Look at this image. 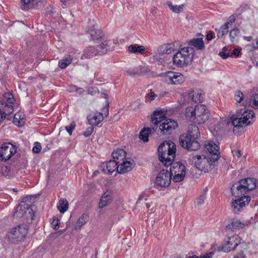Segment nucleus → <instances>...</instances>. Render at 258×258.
Here are the masks:
<instances>
[{
  "label": "nucleus",
  "mask_w": 258,
  "mask_h": 258,
  "mask_svg": "<svg viewBox=\"0 0 258 258\" xmlns=\"http://www.w3.org/2000/svg\"><path fill=\"white\" fill-rule=\"evenodd\" d=\"M176 50L173 43H169L162 45L159 48V51L163 54H170Z\"/></svg>",
  "instance_id": "obj_27"
},
{
  "label": "nucleus",
  "mask_w": 258,
  "mask_h": 258,
  "mask_svg": "<svg viewBox=\"0 0 258 258\" xmlns=\"http://www.w3.org/2000/svg\"><path fill=\"white\" fill-rule=\"evenodd\" d=\"M196 110L195 107H188L186 108L185 116L187 120L191 122H196Z\"/></svg>",
  "instance_id": "obj_23"
},
{
  "label": "nucleus",
  "mask_w": 258,
  "mask_h": 258,
  "mask_svg": "<svg viewBox=\"0 0 258 258\" xmlns=\"http://www.w3.org/2000/svg\"><path fill=\"white\" fill-rule=\"evenodd\" d=\"M172 176L167 170H162L157 174L155 185L157 188L168 187L171 181Z\"/></svg>",
  "instance_id": "obj_9"
},
{
  "label": "nucleus",
  "mask_w": 258,
  "mask_h": 258,
  "mask_svg": "<svg viewBox=\"0 0 258 258\" xmlns=\"http://www.w3.org/2000/svg\"><path fill=\"white\" fill-rule=\"evenodd\" d=\"M178 126L177 122L172 119L166 118L159 125V129L164 135H169Z\"/></svg>",
  "instance_id": "obj_14"
},
{
  "label": "nucleus",
  "mask_w": 258,
  "mask_h": 258,
  "mask_svg": "<svg viewBox=\"0 0 258 258\" xmlns=\"http://www.w3.org/2000/svg\"><path fill=\"white\" fill-rule=\"evenodd\" d=\"M156 96V94H155L154 92L151 91L149 93L147 94L146 97V99L151 101L154 100Z\"/></svg>",
  "instance_id": "obj_49"
},
{
  "label": "nucleus",
  "mask_w": 258,
  "mask_h": 258,
  "mask_svg": "<svg viewBox=\"0 0 258 258\" xmlns=\"http://www.w3.org/2000/svg\"><path fill=\"white\" fill-rule=\"evenodd\" d=\"M145 200V201H148L147 199V196L145 192H142L139 197L137 203H139L140 201Z\"/></svg>",
  "instance_id": "obj_52"
},
{
  "label": "nucleus",
  "mask_w": 258,
  "mask_h": 258,
  "mask_svg": "<svg viewBox=\"0 0 258 258\" xmlns=\"http://www.w3.org/2000/svg\"><path fill=\"white\" fill-rule=\"evenodd\" d=\"M163 81L169 85H180L185 80V77L180 73L168 71L160 74Z\"/></svg>",
  "instance_id": "obj_7"
},
{
  "label": "nucleus",
  "mask_w": 258,
  "mask_h": 258,
  "mask_svg": "<svg viewBox=\"0 0 258 258\" xmlns=\"http://www.w3.org/2000/svg\"><path fill=\"white\" fill-rule=\"evenodd\" d=\"M117 172L122 174L128 172L132 169L133 161L130 159L126 158L121 162H118Z\"/></svg>",
  "instance_id": "obj_18"
},
{
  "label": "nucleus",
  "mask_w": 258,
  "mask_h": 258,
  "mask_svg": "<svg viewBox=\"0 0 258 258\" xmlns=\"http://www.w3.org/2000/svg\"><path fill=\"white\" fill-rule=\"evenodd\" d=\"M114 47V43L112 40L106 39L99 45L86 47L81 56V59H89L97 55L105 54L107 51L112 50Z\"/></svg>",
  "instance_id": "obj_4"
},
{
  "label": "nucleus",
  "mask_w": 258,
  "mask_h": 258,
  "mask_svg": "<svg viewBox=\"0 0 258 258\" xmlns=\"http://www.w3.org/2000/svg\"><path fill=\"white\" fill-rule=\"evenodd\" d=\"M244 227V224L242 223L240 220L233 219L227 225V228L231 230L240 229Z\"/></svg>",
  "instance_id": "obj_28"
},
{
  "label": "nucleus",
  "mask_w": 258,
  "mask_h": 258,
  "mask_svg": "<svg viewBox=\"0 0 258 258\" xmlns=\"http://www.w3.org/2000/svg\"><path fill=\"white\" fill-rule=\"evenodd\" d=\"M151 202H148L145 203L147 209H149L151 207Z\"/></svg>",
  "instance_id": "obj_60"
},
{
  "label": "nucleus",
  "mask_w": 258,
  "mask_h": 258,
  "mask_svg": "<svg viewBox=\"0 0 258 258\" xmlns=\"http://www.w3.org/2000/svg\"><path fill=\"white\" fill-rule=\"evenodd\" d=\"M13 190L15 192H17L18 191V189L17 188H13Z\"/></svg>",
  "instance_id": "obj_63"
},
{
  "label": "nucleus",
  "mask_w": 258,
  "mask_h": 258,
  "mask_svg": "<svg viewBox=\"0 0 258 258\" xmlns=\"http://www.w3.org/2000/svg\"><path fill=\"white\" fill-rule=\"evenodd\" d=\"M232 152L234 157V159L236 161H237L239 159L240 160L239 162H241L243 160H245V156H241V153L240 150H234V151H232Z\"/></svg>",
  "instance_id": "obj_42"
},
{
  "label": "nucleus",
  "mask_w": 258,
  "mask_h": 258,
  "mask_svg": "<svg viewBox=\"0 0 258 258\" xmlns=\"http://www.w3.org/2000/svg\"><path fill=\"white\" fill-rule=\"evenodd\" d=\"M118 164L115 160H109L102 163L100 168L104 173L110 174L116 170L117 171Z\"/></svg>",
  "instance_id": "obj_17"
},
{
  "label": "nucleus",
  "mask_w": 258,
  "mask_h": 258,
  "mask_svg": "<svg viewBox=\"0 0 258 258\" xmlns=\"http://www.w3.org/2000/svg\"><path fill=\"white\" fill-rule=\"evenodd\" d=\"M72 88H74L75 89V92H77L79 94H81L84 92V90L83 89L81 88H78L76 86H72Z\"/></svg>",
  "instance_id": "obj_54"
},
{
  "label": "nucleus",
  "mask_w": 258,
  "mask_h": 258,
  "mask_svg": "<svg viewBox=\"0 0 258 258\" xmlns=\"http://www.w3.org/2000/svg\"><path fill=\"white\" fill-rule=\"evenodd\" d=\"M240 31L237 28H234L231 30L229 33V38L232 43L237 41V37L239 36Z\"/></svg>",
  "instance_id": "obj_38"
},
{
  "label": "nucleus",
  "mask_w": 258,
  "mask_h": 258,
  "mask_svg": "<svg viewBox=\"0 0 258 258\" xmlns=\"http://www.w3.org/2000/svg\"><path fill=\"white\" fill-rule=\"evenodd\" d=\"M176 146L170 141H165L161 143L158 148V156L160 161L164 166H171L169 173L173 176V181L175 182H180L183 180L185 175V167L180 162L172 163L176 154Z\"/></svg>",
  "instance_id": "obj_1"
},
{
  "label": "nucleus",
  "mask_w": 258,
  "mask_h": 258,
  "mask_svg": "<svg viewBox=\"0 0 258 258\" xmlns=\"http://www.w3.org/2000/svg\"><path fill=\"white\" fill-rule=\"evenodd\" d=\"M89 123L92 125H97L103 119L102 113L100 112H94L90 113L87 116Z\"/></svg>",
  "instance_id": "obj_19"
},
{
  "label": "nucleus",
  "mask_w": 258,
  "mask_h": 258,
  "mask_svg": "<svg viewBox=\"0 0 258 258\" xmlns=\"http://www.w3.org/2000/svg\"><path fill=\"white\" fill-rule=\"evenodd\" d=\"M68 202L66 199H61L57 204V209L61 213H64L68 209Z\"/></svg>",
  "instance_id": "obj_30"
},
{
  "label": "nucleus",
  "mask_w": 258,
  "mask_h": 258,
  "mask_svg": "<svg viewBox=\"0 0 258 258\" xmlns=\"http://www.w3.org/2000/svg\"><path fill=\"white\" fill-rule=\"evenodd\" d=\"M94 131V128L92 126H89L87 127L85 132L83 133V135L85 137H88L90 136L93 133Z\"/></svg>",
  "instance_id": "obj_48"
},
{
  "label": "nucleus",
  "mask_w": 258,
  "mask_h": 258,
  "mask_svg": "<svg viewBox=\"0 0 258 258\" xmlns=\"http://www.w3.org/2000/svg\"><path fill=\"white\" fill-rule=\"evenodd\" d=\"M29 197H25L23 199L22 202L17 208L16 213L19 212L23 215L28 212L30 216L33 219V217L34 216V212L33 211L32 206L31 204L26 203L29 201Z\"/></svg>",
  "instance_id": "obj_15"
},
{
  "label": "nucleus",
  "mask_w": 258,
  "mask_h": 258,
  "mask_svg": "<svg viewBox=\"0 0 258 258\" xmlns=\"http://www.w3.org/2000/svg\"><path fill=\"white\" fill-rule=\"evenodd\" d=\"M213 34L212 33H208L207 34V35H206V39L209 41H211L213 39Z\"/></svg>",
  "instance_id": "obj_58"
},
{
  "label": "nucleus",
  "mask_w": 258,
  "mask_h": 258,
  "mask_svg": "<svg viewBox=\"0 0 258 258\" xmlns=\"http://www.w3.org/2000/svg\"><path fill=\"white\" fill-rule=\"evenodd\" d=\"M249 105L254 109H258V93L252 94L250 97Z\"/></svg>",
  "instance_id": "obj_37"
},
{
  "label": "nucleus",
  "mask_w": 258,
  "mask_h": 258,
  "mask_svg": "<svg viewBox=\"0 0 258 258\" xmlns=\"http://www.w3.org/2000/svg\"><path fill=\"white\" fill-rule=\"evenodd\" d=\"M34 0H21L23 2V4L21 6V9L23 10H26L28 9V5L32 3Z\"/></svg>",
  "instance_id": "obj_46"
},
{
  "label": "nucleus",
  "mask_w": 258,
  "mask_h": 258,
  "mask_svg": "<svg viewBox=\"0 0 258 258\" xmlns=\"http://www.w3.org/2000/svg\"><path fill=\"white\" fill-rule=\"evenodd\" d=\"M98 173H99V172L98 171H97V170L95 171L92 175V176L94 177V176H96Z\"/></svg>",
  "instance_id": "obj_62"
},
{
  "label": "nucleus",
  "mask_w": 258,
  "mask_h": 258,
  "mask_svg": "<svg viewBox=\"0 0 258 258\" xmlns=\"http://www.w3.org/2000/svg\"><path fill=\"white\" fill-rule=\"evenodd\" d=\"M229 27L227 24H223L219 29H216L215 31L217 32V36L218 38L223 37L224 35L228 33V29Z\"/></svg>",
  "instance_id": "obj_35"
},
{
  "label": "nucleus",
  "mask_w": 258,
  "mask_h": 258,
  "mask_svg": "<svg viewBox=\"0 0 258 258\" xmlns=\"http://www.w3.org/2000/svg\"><path fill=\"white\" fill-rule=\"evenodd\" d=\"M207 189H205L197 199V205L199 207L203 205L206 198Z\"/></svg>",
  "instance_id": "obj_43"
},
{
  "label": "nucleus",
  "mask_w": 258,
  "mask_h": 258,
  "mask_svg": "<svg viewBox=\"0 0 258 258\" xmlns=\"http://www.w3.org/2000/svg\"><path fill=\"white\" fill-rule=\"evenodd\" d=\"M26 233L27 230L23 226H18L11 230L8 236L12 243H15L23 238Z\"/></svg>",
  "instance_id": "obj_13"
},
{
  "label": "nucleus",
  "mask_w": 258,
  "mask_h": 258,
  "mask_svg": "<svg viewBox=\"0 0 258 258\" xmlns=\"http://www.w3.org/2000/svg\"><path fill=\"white\" fill-rule=\"evenodd\" d=\"M243 38L245 40H246L248 42H250L253 40V37L251 36H244Z\"/></svg>",
  "instance_id": "obj_57"
},
{
  "label": "nucleus",
  "mask_w": 258,
  "mask_h": 258,
  "mask_svg": "<svg viewBox=\"0 0 258 258\" xmlns=\"http://www.w3.org/2000/svg\"><path fill=\"white\" fill-rule=\"evenodd\" d=\"M167 5H168L170 9L175 13H179L180 12H181L183 10L184 7L183 5H180L179 6H174L170 2H168L167 3Z\"/></svg>",
  "instance_id": "obj_36"
},
{
  "label": "nucleus",
  "mask_w": 258,
  "mask_h": 258,
  "mask_svg": "<svg viewBox=\"0 0 258 258\" xmlns=\"http://www.w3.org/2000/svg\"><path fill=\"white\" fill-rule=\"evenodd\" d=\"M196 122L200 124L204 123L209 118V113L207 107L203 104L196 105Z\"/></svg>",
  "instance_id": "obj_11"
},
{
  "label": "nucleus",
  "mask_w": 258,
  "mask_h": 258,
  "mask_svg": "<svg viewBox=\"0 0 258 258\" xmlns=\"http://www.w3.org/2000/svg\"><path fill=\"white\" fill-rule=\"evenodd\" d=\"M128 48V51L133 53H143L145 50V48L144 46L137 44H131Z\"/></svg>",
  "instance_id": "obj_31"
},
{
  "label": "nucleus",
  "mask_w": 258,
  "mask_h": 258,
  "mask_svg": "<svg viewBox=\"0 0 258 258\" xmlns=\"http://www.w3.org/2000/svg\"><path fill=\"white\" fill-rule=\"evenodd\" d=\"M198 36H200V35H201V33H199V34H198Z\"/></svg>",
  "instance_id": "obj_64"
},
{
  "label": "nucleus",
  "mask_w": 258,
  "mask_h": 258,
  "mask_svg": "<svg viewBox=\"0 0 258 258\" xmlns=\"http://www.w3.org/2000/svg\"><path fill=\"white\" fill-rule=\"evenodd\" d=\"M166 112L164 110H155L152 116V122L157 125L158 123L162 122L166 119Z\"/></svg>",
  "instance_id": "obj_20"
},
{
  "label": "nucleus",
  "mask_w": 258,
  "mask_h": 258,
  "mask_svg": "<svg viewBox=\"0 0 258 258\" xmlns=\"http://www.w3.org/2000/svg\"><path fill=\"white\" fill-rule=\"evenodd\" d=\"M75 127L76 124L74 123H72L70 125L66 126V130L70 136L72 135Z\"/></svg>",
  "instance_id": "obj_47"
},
{
  "label": "nucleus",
  "mask_w": 258,
  "mask_h": 258,
  "mask_svg": "<svg viewBox=\"0 0 258 258\" xmlns=\"http://www.w3.org/2000/svg\"><path fill=\"white\" fill-rule=\"evenodd\" d=\"M227 51V48L226 47H224L222 49V51L220 52V54L222 58L224 59H226L228 58L229 56L231 55V53L229 52H226Z\"/></svg>",
  "instance_id": "obj_45"
},
{
  "label": "nucleus",
  "mask_w": 258,
  "mask_h": 258,
  "mask_svg": "<svg viewBox=\"0 0 258 258\" xmlns=\"http://www.w3.org/2000/svg\"><path fill=\"white\" fill-rule=\"evenodd\" d=\"M240 238L238 235L228 236L223 245L224 252H228L234 249L240 243Z\"/></svg>",
  "instance_id": "obj_12"
},
{
  "label": "nucleus",
  "mask_w": 258,
  "mask_h": 258,
  "mask_svg": "<svg viewBox=\"0 0 258 258\" xmlns=\"http://www.w3.org/2000/svg\"><path fill=\"white\" fill-rule=\"evenodd\" d=\"M126 153L125 151L121 149H118L114 151L112 153L113 160L116 162H121L126 159Z\"/></svg>",
  "instance_id": "obj_22"
},
{
  "label": "nucleus",
  "mask_w": 258,
  "mask_h": 258,
  "mask_svg": "<svg viewBox=\"0 0 258 258\" xmlns=\"http://www.w3.org/2000/svg\"><path fill=\"white\" fill-rule=\"evenodd\" d=\"M72 86L73 85H71V86H70L69 91H71V92L75 91V89H74V88H72Z\"/></svg>",
  "instance_id": "obj_61"
},
{
  "label": "nucleus",
  "mask_w": 258,
  "mask_h": 258,
  "mask_svg": "<svg viewBox=\"0 0 258 258\" xmlns=\"http://www.w3.org/2000/svg\"><path fill=\"white\" fill-rule=\"evenodd\" d=\"M235 21V18L234 16H230L227 21L225 23V24H227V26L229 28L232 24L234 23Z\"/></svg>",
  "instance_id": "obj_50"
},
{
  "label": "nucleus",
  "mask_w": 258,
  "mask_h": 258,
  "mask_svg": "<svg viewBox=\"0 0 258 258\" xmlns=\"http://www.w3.org/2000/svg\"><path fill=\"white\" fill-rule=\"evenodd\" d=\"M188 98L193 101V102H197L201 101V94L199 93H194L193 91H190L188 93Z\"/></svg>",
  "instance_id": "obj_41"
},
{
  "label": "nucleus",
  "mask_w": 258,
  "mask_h": 258,
  "mask_svg": "<svg viewBox=\"0 0 258 258\" xmlns=\"http://www.w3.org/2000/svg\"><path fill=\"white\" fill-rule=\"evenodd\" d=\"M89 220V216L88 214H83L78 219L77 221L76 226L75 229H80L82 226L85 225Z\"/></svg>",
  "instance_id": "obj_32"
},
{
  "label": "nucleus",
  "mask_w": 258,
  "mask_h": 258,
  "mask_svg": "<svg viewBox=\"0 0 258 258\" xmlns=\"http://www.w3.org/2000/svg\"><path fill=\"white\" fill-rule=\"evenodd\" d=\"M126 73L128 75H135V70L133 69H129L126 71Z\"/></svg>",
  "instance_id": "obj_59"
},
{
  "label": "nucleus",
  "mask_w": 258,
  "mask_h": 258,
  "mask_svg": "<svg viewBox=\"0 0 258 258\" xmlns=\"http://www.w3.org/2000/svg\"><path fill=\"white\" fill-rule=\"evenodd\" d=\"M154 129L151 127H145L141 130L139 137L144 142H148L150 134L153 132Z\"/></svg>",
  "instance_id": "obj_29"
},
{
  "label": "nucleus",
  "mask_w": 258,
  "mask_h": 258,
  "mask_svg": "<svg viewBox=\"0 0 258 258\" xmlns=\"http://www.w3.org/2000/svg\"><path fill=\"white\" fill-rule=\"evenodd\" d=\"M112 191L110 190H107L105 191L99 203V207L100 209H103L105 207L109 205L111 201Z\"/></svg>",
  "instance_id": "obj_21"
},
{
  "label": "nucleus",
  "mask_w": 258,
  "mask_h": 258,
  "mask_svg": "<svg viewBox=\"0 0 258 258\" xmlns=\"http://www.w3.org/2000/svg\"><path fill=\"white\" fill-rule=\"evenodd\" d=\"M234 99L236 103L239 105H244L245 103L244 101V95L243 93L240 91L235 92L234 94Z\"/></svg>",
  "instance_id": "obj_34"
},
{
  "label": "nucleus",
  "mask_w": 258,
  "mask_h": 258,
  "mask_svg": "<svg viewBox=\"0 0 258 258\" xmlns=\"http://www.w3.org/2000/svg\"><path fill=\"white\" fill-rule=\"evenodd\" d=\"M25 115L23 112L18 111L14 115V123L18 126H21L25 122Z\"/></svg>",
  "instance_id": "obj_25"
},
{
  "label": "nucleus",
  "mask_w": 258,
  "mask_h": 258,
  "mask_svg": "<svg viewBox=\"0 0 258 258\" xmlns=\"http://www.w3.org/2000/svg\"><path fill=\"white\" fill-rule=\"evenodd\" d=\"M185 134L192 137V138H198L200 136L199 127L196 124H190L188 126L187 133Z\"/></svg>",
  "instance_id": "obj_24"
},
{
  "label": "nucleus",
  "mask_w": 258,
  "mask_h": 258,
  "mask_svg": "<svg viewBox=\"0 0 258 258\" xmlns=\"http://www.w3.org/2000/svg\"><path fill=\"white\" fill-rule=\"evenodd\" d=\"M255 187L256 179L253 178L241 179L238 183L232 186L231 188L232 195L237 198L233 200L231 203L232 210L235 213L241 211L243 207L248 204L250 197L246 194Z\"/></svg>",
  "instance_id": "obj_3"
},
{
  "label": "nucleus",
  "mask_w": 258,
  "mask_h": 258,
  "mask_svg": "<svg viewBox=\"0 0 258 258\" xmlns=\"http://www.w3.org/2000/svg\"><path fill=\"white\" fill-rule=\"evenodd\" d=\"M240 50L238 48H235L233 49L232 52H230L231 55H234L235 56H238L240 53Z\"/></svg>",
  "instance_id": "obj_56"
},
{
  "label": "nucleus",
  "mask_w": 258,
  "mask_h": 258,
  "mask_svg": "<svg viewBox=\"0 0 258 258\" xmlns=\"http://www.w3.org/2000/svg\"><path fill=\"white\" fill-rule=\"evenodd\" d=\"M17 151V148L13 144L6 143L0 148V158L3 161H7L14 155Z\"/></svg>",
  "instance_id": "obj_10"
},
{
  "label": "nucleus",
  "mask_w": 258,
  "mask_h": 258,
  "mask_svg": "<svg viewBox=\"0 0 258 258\" xmlns=\"http://www.w3.org/2000/svg\"><path fill=\"white\" fill-rule=\"evenodd\" d=\"M89 33L91 38L93 40L98 39L101 38L102 36V33L101 31L95 29L90 30Z\"/></svg>",
  "instance_id": "obj_39"
},
{
  "label": "nucleus",
  "mask_w": 258,
  "mask_h": 258,
  "mask_svg": "<svg viewBox=\"0 0 258 258\" xmlns=\"http://www.w3.org/2000/svg\"><path fill=\"white\" fill-rule=\"evenodd\" d=\"M234 258H246L243 251L239 252L234 257Z\"/></svg>",
  "instance_id": "obj_55"
},
{
  "label": "nucleus",
  "mask_w": 258,
  "mask_h": 258,
  "mask_svg": "<svg viewBox=\"0 0 258 258\" xmlns=\"http://www.w3.org/2000/svg\"><path fill=\"white\" fill-rule=\"evenodd\" d=\"M205 148L211 154L209 156L218 160L220 157L219 147L214 142L207 141L205 144Z\"/></svg>",
  "instance_id": "obj_16"
},
{
  "label": "nucleus",
  "mask_w": 258,
  "mask_h": 258,
  "mask_svg": "<svg viewBox=\"0 0 258 258\" xmlns=\"http://www.w3.org/2000/svg\"><path fill=\"white\" fill-rule=\"evenodd\" d=\"M197 139L184 133L180 136L179 141L183 148L188 150L194 151L198 150L200 147Z\"/></svg>",
  "instance_id": "obj_8"
},
{
  "label": "nucleus",
  "mask_w": 258,
  "mask_h": 258,
  "mask_svg": "<svg viewBox=\"0 0 258 258\" xmlns=\"http://www.w3.org/2000/svg\"><path fill=\"white\" fill-rule=\"evenodd\" d=\"M217 160L209 156L207 157L205 155H196L192 158V161L197 168L205 173L215 167V163Z\"/></svg>",
  "instance_id": "obj_6"
},
{
  "label": "nucleus",
  "mask_w": 258,
  "mask_h": 258,
  "mask_svg": "<svg viewBox=\"0 0 258 258\" xmlns=\"http://www.w3.org/2000/svg\"><path fill=\"white\" fill-rule=\"evenodd\" d=\"M255 113L252 110L241 109L236 111L230 118H220V120L213 119L210 124L211 132L219 133L221 130L230 125L235 127L248 125L254 121Z\"/></svg>",
  "instance_id": "obj_2"
},
{
  "label": "nucleus",
  "mask_w": 258,
  "mask_h": 258,
  "mask_svg": "<svg viewBox=\"0 0 258 258\" xmlns=\"http://www.w3.org/2000/svg\"><path fill=\"white\" fill-rule=\"evenodd\" d=\"M189 44L197 50H202L205 47L202 38H193L190 40Z\"/></svg>",
  "instance_id": "obj_26"
},
{
  "label": "nucleus",
  "mask_w": 258,
  "mask_h": 258,
  "mask_svg": "<svg viewBox=\"0 0 258 258\" xmlns=\"http://www.w3.org/2000/svg\"><path fill=\"white\" fill-rule=\"evenodd\" d=\"M72 61V58L70 55L65 58L60 59L58 61V66L62 69H66Z\"/></svg>",
  "instance_id": "obj_33"
},
{
  "label": "nucleus",
  "mask_w": 258,
  "mask_h": 258,
  "mask_svg": "<svg viewBox=\"0 0 258 258\" xmlns=\"http://www.w3.org/2000/svg\"><path fill=\"white\" fill-rule=\"evenodd\" d=\"M195 55V50L191 47H184L178 50L173 55L172 62L177 67L182 68L189 65Z\"/></svg>",
  "instance_id": "obj_5"
},
{
  "label": "nucleus",
  "mask_w": 258,
  "mask_h": 258,
  "mask_svg": "<svg viewBox=\"0 0 258 258\" xmlns=\"http://www.w3.org/2000/svg\"><path fill=\"white\" fill-rule=\"evenodd\" d=\"M213 254H214V252H210L209 253L202 254L200 256H198L196 255H194L192 256H189L186 257L185 258H212Z\"/></svg>",
  "instance_id": "obj_44"
},
{
  "label": "nucleus",
  "mask_w": 258,
  "mask_h": 258,
  "mask_svg": "<svg viewBox=\"0 0 258 258\" xmlns=\"http://www.w3.org/2000/svg\"><path fill=\"white\" fill-rule=\"evenodd\" d=\"M41 149V146L40 145V144L39 143H35V146L33 148V152L35 153H38Z\"/></svg>",
  "instance_id": "obj_51"
},
{
  "label": "nucleus",
  "mask_w": 258,
  "mask_h": 258,
  "mask_svg": "<svg viewBox=\"0 0 258 258\" xmlns=\"http://www.w3.org/2000/svg\"><path fill=\"white\" fill-rule=\"evenodd\" d=\"M59 224V220L58 219H53L51 225L52 227L54 228V229H57V226Z\"/></svg>",
  "instance_id": "obj_53"
},
{
  "label": "nucleus",
  "mask_w": 258,
  "mask_h": 258,
  "mask_svg": "<svg viewBox=\"0 0 258 258\" xmlns=\"http://www.w3.org/2000/svg\"><path fill=\"white\" fill-rule=\"evenodd\" d=\"M245 48L248 52H251L254 50L258 49V37L255 39V42L246 44Z\"/></svg>",
  "instance_id": "obj_40"
}]
</instances>
